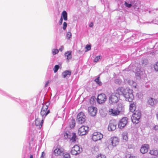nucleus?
<instances>
[{"instance_id": "a18cd8bd", "label": "nucleus", "mask_w": 158, "mask_h": 158, "mask_svg": "<svg viewBox=\"0 0 158 158\" xmlns=\"http://www.w3.org/2000/svg\"><path fill=\"white\" fill-rule=\"evenodd\" d=\"M93 22H91L89 25V26L91 27H93Z\"/></svg>"}, {"instance_id": "e433bc0d", "label": "nucleus", "mask_w": 158, "mask_h": 158, "mask_svg": "<svg viewBox=\"0 0 158 158\" xmlns=\"http://www.w3.org/2000/svg\"><path fill=\"white\" fill-rule=\"evenodd\" d=\"M67 26V23L66 22H64L63 23V29L65 30Z\"/></svg>"}, {"instance_id": "09e8293b", "label": "nucleus", "mask_w": 158, "mask_h": 158, "mask_svg": "<svg viewBox=\"0 0 158 158\" xmlns=\"http://www.w3.org/2000/svg\"><path fill=\"white\" fill-rule=\"evenodd\" d=\"M66 135L67 136H68V134H67V133H66Z\"/></svg>"}, {"instance_id": "c9c22d12", "label": "nucleus", "mask_w": 158, "mask_h": 158, "mask_svg": "<svg viewBox=\"0 0 158 158\" xmlns=\"http://www.w3.org/2000/svg\"><path fill=\"white\" fill-rule=\"evenodd\" d=\"M64 158H70V154L69 153L65 154L64 156Z\"/></svg>"}, {"instance_id": "2f4dec72", "label": "nucleus", "mask_w": 158, "mask_h": 158, "mask_svg": "<svg viewBox=\"0 0 158 158\" xmlns=\"http://www.w3.org/2000/svg\"><path fill=\"white\" fill-rule=\"evenodd\" d=\"M85 48L86 49V51H85L86 52L89 51L91 49V45H90L87 44L86 45Z\"/></svg>"}, {"instance_id": "58836bf2", "label": "nucleus", "mask_w": 158, "mask_h": 158, "mask_svg": "<svg viewBox=\"0 0 158 158\" xmlns=\"http://www.w3.org/2000/svg\"><path fill=\"white\" fill-rule=\"evenodd\" d=\"M45 156V153L44 152H42L41 155V158H44Z\"/></svg>"}, {"instance_id": "423d86ee", "label": "nucleus", "mask_w": 158, "mask_h": 158, "mask_svg": "<svg viewBox=\"0 0 158 158\" xmlns=\"http://www.w3.org/2000/svg\"><path fill=\"white\" fill-rule=\"evenodd\" d=\"M89 131V127L87 126H82L78 129V134L80 135H86Z\"/></svg>"}, {"instance_id": "72a5a7b5", "label": "nucleus", "mask_w": 158, "mask_h": 158, "mask_svg": "<svg viewBox=\"0 0 158 158\" xmlns=\"http://www.w3.org/2000/svg\"><path fill=\"white\" fill-rule=\"evenodd\" d=\"M59 52V50L57 49H53L52 51V54L53 55H55L57 54Z\"/></svg>"}, {"instance_id": "4be33fe9", "label": "nucleus", "mask_w": 158, "mask_h": 158, "mask_svg": "<svg viewBox=\"0 0 158 158\" xmlns=\"http://www.w3.org/2000/svg\"><path fill=\"white\" fill-rule=\"evenodd\" d=\"M75 121L74 119H72L69 122V125L71 128H73L75 126Z\"/></svg>"}, {"instance_id": "37998d69", "label": "nucleus", "mask_w": 158, "mask_h": 158, "mask_svg": "<svg viewBox=\"0 0 158 158\" xmlns=\"http://www.w3.org/2000/svg\"><path fill=\"white\" fill-rule=\"evenodd\" d=\"M94 101V97H92V98H91L90 99V102L91 103H92L91 102L92 101V102H93V101Z\"/></svg>"}, {"instance_id": "79ce46f5", "label": "nucleus", "mask_w": 158, "mask_h": 158, "mask_svg": "<svg viewBox=\"0 0 158 158\" xmlns=\"http://www.w3.org/2000/svg\"><path fill=\"white\" fill-rule=\"evenodd\" d=\"M64 49V47L63 46H61V47L59 48V50L61 51V52H62L63 49Z\"/></svg>"}, {"instance_id": "c85d7f7f", "label": "nucleus", "mask_w": 158, "mask_h": 158, "mask_svg": "<svg viewBox=\"0 0 158 158\" xmlns=\"http://www.w3.org/2000/svg\"><path fill=\"white\" fill-rule=\"evenodd\" d=\"M99 77H98V78H97L95 80V81L97 83V84H98L99 85H100L102 84V82L99 81Z\"/></svg>"}, {"instance_id": "20e7f679", "label": "nucleus", "mask_w": 158, "mask_h": 158, "mask_svg": "<svg viewBox=\"0 0 158 158\" xmlns=\"http://www.w3.org/2000/svg\"><path fill=\"white\" fill-rule=\"evenodd\" d=\"M49 109H48V106L46 104H44L42 108L40 114L41 115V117L44 118L45 117L50 113Z\"/></svg>"}, {"instance_id": "9d476101", "label": "nucleus", "mask_w": 158, "mask_h": 158, "mask_svg": "<svg viewBox=\"0 0 158 158\" xmlns=\"http://www.w3.org/2000/svg\"><path fill=\"white\" fill-rule=\"evenodd\" d=\"M128 118L127 117L122 118L119 122L118 124V127L121 129H123L126 125L127 123Z\"/></svg>"}, {"instance_id": "f3484780", "label": "nucleus", "mask_w": 158, "mask_h": 158, "mask_svg": "<svg viewBox=\"0 0 158 158\" xmlns=\"http://www.w3.org/2000/svg\"><path fill=\"white\" fill-rule=\"evenodd\" d=\"M116 123L115 121L111 122L108 127V130L109 131H114L116 128Z\"/></svg>"}, {"instance_id": "3c124183", "label": "nucleus", "mask_w": 158, "mask_h": 158, "mask_svg": "<svg viewBox=\"0 0 158 158\" xmlns=\"http://www.w3.org/2000/svg\"><path fill=\"white\" fill-rule=\"evenodd\" d=\"M131 156H130L129 158H131Z\"/></svg>"}, {"instance_id": "473e14b6", "label": "nucleus", "mask_w": 158, "mask_h": 158, "mask_svg": "<svg viewBox=\"0 0 158 158\" xmlns=\"http://www.w3.org/2000/svg\"><path fill=\"white\" fill-rule=\"evenodd\" d=\"M97 158H106V157L105 155L99 154L97 156Z\"/></svg>"}, {"instance_id": "5701e85b", "label": "nucleus", "mask_w": 158, "mask_h": 158, "mask_svg": "<svg viewBox=\"0 0 158 158\" xmlns=\"http://www.w3.org/2000/svg\"><path fill=\"white\" fill-rule=\"evenodd\" d=\"M65 55L67 56V59L68 60L72 58L71 52L68 51L67 52H65Z\"/></svg>"}, {"instance_id": "b1692460", "label": "nucleus", "mask_w": 158, "mask_h": 158, "mask_svg": "<svg viewBox=\"0 0 158 158\" xmlns=\"http://www.w3.org/2000/svg\"><path fill=\"white\" fill-rule=\"evenodd\" d=\"M62 16L63 17L64 20L66 21L67 19V13L65 11H63L62 13Z\"/></svg>"}, {"instance_id": "aec40b11", "label": "nucleus", "mask_w": 158, "mask_h": 158, "mask_svg": "<svg viewBox=\"0 0 158 158\" xmlns=\"http://www.w3.org/2000/svg\"><path fill=\"white\" fill-rule=\"evenodd\" d=\"M136 109V105L135 102H133L131 103L129 106V110L131 112H135Z\"/></svg>"}, {"instance_id": "6ab92c4d", "label": "nucleus", "mask_w": 158, "mask_h": 158, "mask_svg": "<svg viewBox=\"0 0 158 158\" xmlns=\"http://www.w3.org/2000/svg\"><path fill=\"white\" fill-rule=\"evenodd\" d=\"M149 153L153 156V158H158V150L156 149H152L150 151Z\"/></svg>"}, {"instance_id": "de8ad7c7", "label": "nucleus", "mask_w": 158, "mask_h": 158, "mask_svg": "<svg viewBox=\"0 0 158 158\" xmlns=\"http://www.w3.org/2000/svg\"><path fill=\"white\" fill-rule=\"evenodd\" d=\"M156 116H157V117L158 119V114H157Z\"/></svg>"}, {"instance_id": "f03ea898", "label": "nucleus", "mask_w": 158, "mask_h": 158, "mask_svg": "<svg viewBox=\"0 0 158 158\" xmlns=\"http://www.w3.org/2000/svg\"><path fill=\"white\" fill-rule=\"evenodd\" d=\"M141 116V113L139 110H136L133 114L131 118L132 122L135 124H137L139 122V120Z\"/></svg>"}, {"instance_id": "c756f323", "label": "nucleus", "mask_w": 158, "mask_h": 158, "mask_svg": "<svg viewBox=\"0 0 158 158\" xmlns=\"http://www.w3.org/2000/svg\"><path fill=\"white\" fill-rule=\"evenodd\" d=\"M59 69V66L58 65H55V66H54V69H53V70H54V72L55 73Z\"/></svg>"}, {"instance_id": "1a4fd4ad", "label": "nucleus", "mask_w": 158, "mask_h": 158, "mask_svg": "<svg viewBox=\"0 0 158 158\" xmlns=\"http://www.w3.org/2000/svg\"><path fill=\"white\" fill-rule=\"evenodd\" d=\"M77 118L78 123L80 124L83 123L85 121V116L82 112H80L78 114Z\"/></svg>"}, {"instance_id": "2eb2a0df", "label": "nucleus", "mask_w": 158, "mask_h": 158, "mask_svg": "<svg viewBox=\"0 0 158 158\" xmlns=\"http://www.w3.org/2000/svg\"><path fill=\"white\" fill-rule=\"evenodd\" d=\"M149 148V145L147 144L142 145L140 148V151L142 154L146 153Z\"/></svg>"}, {"instance_id": "7ed1b4c3", "label": "nucleus", "mask_w": 158, "mask_h": 158, "mask_svg": "<svg viewBox=\"0 0 158 158\" xmlns=\"http://www.w3.org/2000/svg\"><path fill=\"white\" fill-rule=\"evenodd\" d=\"M122 109V107H120L110 108L108 111V114L112 116H117L119 114Z\"/></svg>"}, {"instance_id": "a211bd4d", "label": "nucleus", "mask_w": 158, "mask_h": 158, "mask_svg": "<svg viewBox=\"0 0 158 158\" xmlns=\"http://www.w3.org/2000/svg\"><path fill=\"white\" fill-rule=\"evenodd\" d=\"M125 89L123 87H118L116 90L115 94H118V95H123L125 91Z\"/></svg>"}, {"instance_id": "a19ab883", "label": "nucleus", "mask_w": 158, "mask_h": 158, "mask_svg": "<svg viewBox=\"0 0 158 158\" xmlns=\"http://www.w3.org/2000/svg\"><path fill=\"white\" fill-rule=\"evenodd\" d=\"M153 129H154V130H158V125H156L154 127Z\"/></svg>"}, {"instance_id": "0eeeda50", "label": "nucleus", "mask_w": 158, "mask_h": 158, "mask_svg": "<svg viewBox=\"0 0 158 158\" xmlns=\"http://www.w3.org/2000/svg\"><path fill=\"white\" fill-rule=\"evenodd\" d=\"M114 94H112L109 97V102L111 104L116 103L118 101L119 97Z\"/></svg>"}, {"instance_id": "bb28decb", "label": "nucleus", "mask_w": 158, "mask_h": 158, "mask_svg": "<svg viewBox=\"0 0 158 158\" xmlns=\"http://www.w3.org/2000/svg\"><path fill=\"white\" fill-rule=\"evenodd\" d=\"M148 103L151 106H153L154 105V99L152 98H149L148 101Z\"/></svg>"}, {"instance_id": "f257e3e1", "label": "nucleus", "mask_w": 158, "mask_h": 158, "mask_svg": "<svg viewBox=\"0 0 158 158\" xmlns=\"http://www.w3.org/2000/svg\"><path fill=\"white\" fill-rule=\"evenodd\" d=\"M133 91L132 89L127 88L125 89L123 96L125 98L126 100L129 102H132L134 98L133 94Z\"/></svg>"}, {"instance_id": "ddd939ff", "label": "nucleus", "mask_w": 158, "mask_h": 158, "mask_svg": "<svg viewBox=\"0 0 158 158\" xmlns=\"http://www.w3.org/2000/svg\"><path fill=\"white\" fill-rule=\"evenodd\" d=\"M54 153L56 156H61L64 154V150L61 148H57L54 151Z\"/></svg>"}, {"instance_id": "ea45409f", "label": "nucleus", "mask_w": 158, "mask_h": 158, "mask_svg": "<svg viewBox=\"0 0 158 158\" xmlns=\"http://www.w3.org/2000/svg\"><path fill=\"white\" fill-rule=\"evenodd\" d=\"M62 21H63V19H62V16H61V17L60 20V21H59V23H60V25H61L62 23Z\"/></svg>"}, {"instance_id": "393cba45", "label": "nucleus", "mask_w": 158, "mask_h": 158, "mask_svg": "<svg viewBox=\"0 0 158 158\" xmlns=\"http://www.w3.org/2000/svg\"><path fill=\"white\" fill-rule=\"evenodd\" d=\"M122 137L123 139L126 141H127L128 140V137L127 134L124 133L122 134Z\"/></svg>"}, {"instance_id": "49530a36", "label": "nucleus", "mask_w": 158, "mask_h": 158, "mask_svg": "<svg viewBox=\"0 0 158 158\" xmlns=\"http://www.w3.org/2000/svg\"><path fill=\"white\" fill-rule=\"evenodd\" d=\"M30 158H33V155H30Z\"/></svg>"}, {"instance_id": "cd10ccee", "label": "nucleus", "mask_w": 158, "mask_h": 158, "mask_svg": "<svg viewBox=\"0 0 158 158\" xmlns=\"http://www.w3.org/2000/svg\"><path fill=\"white\" fill-rule=\"evenodd\" d=\"M72 34L71 32L70 31L68 32L66 35V37L67 38L68 40H69Z\"/></svg>"}, {"instance_id": "a878e982", "label": "nucleus", "mask_w": 158, "mask_h": 158, "mask_svg": "<svg viewBox=\"0 0 158 158\" xmlns=\"http://www.w3.org/2000/svg\"><path fill=\"white\" fill-rule=\"evenodd\" d=\"M76 135L75 133H73L72 134V136L71 139V140L73 142H75L76 139Z\"/></svg>"}, {"instance_id": "9b49d317", "label": "nucleus", "mask_w": 158, "mask_h": 158, "mask_svg": "<svg viewBox=\"0 0 158 158\" xmlns=\"http://www.w3.org/2000/svg\"><path fill=\"white\" fill-rule=\"evenodd\" d=\"M71 153L73 155H77L81 152L79 147L77 145H75L71 150Z\"/></svg>"}, {"instance_id": "8fccbe9b", "label": "nucleus", "mask_w": 158, "mask_h": 158, "mask_svg": "<svg viewBox=\"0 0 158 158\" xmlns=\"http://www.w3.org/2000/svg\"><path fill=\"white\" fill-rule=\"evenodd\" d=\"M33 138H32V141H33Z\"/></svg>"}, {"instance_id": "f704fd0d", "label": "nucleus", "mask_w": 158, "mask_h": 158, "mask_svg": "<svg viewBox=\"0 0 158 158\" xmlns=\"http://www.w3.org/2000/svg\"><path fill=\"white\" fill-rule=\"evenodd\" d=\"M100 56H97L94 59V62H98V60L100 58Z\"/></svg>"}, {"instance_id": "dca6fc26", "label": "nucleus", "mask_w": 158, "mask_h": 158, "mask_svg": "<svg viewBox=\"0 0 158 158\" xmlns=\"http://www.w3.org/2000/svg\"><path fill=\"white\" fill-rule=\"evenodd\" d=\"M110 141L113 146H116L118 145L119 142V139L116 137H113L110 138Z\"/></svg>"}, {"instance_id": "6e6552de", "label": "nucleus", "mask_w": 158, "mask_h": 158, "mask_svg": "<svg viewBox=\"0 0 158 158\" xmlns=\"http://www.w3.org/2000/svg\"><path fill=\"white\" fill-rule=\"evenodd\" d=\"M103 137V135L98 132H94L92 134V139L94 141L101 139Z\"/></svg>"}, {"instance_id": "39448f33", "label": "nucleus", "mask_w": 158, "mask_h": 158, "mask_svg": "<svg viewBox=\"0 0 158 158\" xmlns=\"http://www.w3.org/2000/svg\"><path fill=\"white\" fill-rule=\"evenodd\" d=\"M107 99L106 95L103 93L98 94L97 98V102L100 104L104 103Z\"/></svg>"}, {"instance_id": "f8f14e48", "label": "nucleus", "mask_w": 158, "mask_h": 158, "mask_svg": "<svg viewBox=\"0 0 158 158\" xmlns=\"http://www.w3.org/2000/svg\"><path fill=\"white\" fill-rule=\"evenodd\" d=\"M44 119V118L40 117L37 118L35 121V124L36 126L40 128H41L43 125Z\"/></svg>"}, {"instance_id": "c03bdc74", "label": "nucleus", "mask_w": 158, "mask_h": 158, "mask_svg": "<svg viewBox=\"0 0 158 158\" xmlns=\"http://www.w3.org/2000/svg\"><path fill=\"white\" fill-rule=\"evenodd\" d=\"M49 81H48L46 83L45 85V87H46L48 85V83H49Z\"/></svg>"}, {"instance_id": "4c0bfd02", "label": "nucleus", "mask_w": 158, "mask_h": 158, "mask_svg": "<svg viewBox=\"0 0 158 158\" xmlns=\"http://www.w3.org/2000/svg\"><path fill=\"white\" fill-rule=\"evenodd\" d=\"M125 4L126 6L128 7H130L131 6V4H129L126 2H125Z\"/></svg>"}, {"instance_id": "412c9836", "label": "nucleus", "mask_w": 158, "mask_h": 158, "mask_svg": "<svg viewBox=\"0 0 158 158\" xmlns=\"http://www.w3.org/2000/svg\"><path fill=\"white\" fill-rule=\"evenodd\" d=\"M71 72L67 70L64 72L62 74V75L64 78L69 77L71 75Z\"/></svg>"}, {"instance_id": "4468645a", "label": "nucleus", "mask_w": 158, "mask_h": 158, "mask_svg": "<svg viewBox=\"0 0 158 158\" xmlns=\"http://www.w3.org/2000/svg\"><path fill=\"white\" fill-rule=\"evenodd\" d=\"M88 111L90 115L92 116H94L97 113V109L93 106H89L88 108Z\"/></svg>"}, {"instance_id": "7c9ffc66", "label": "nucleus", "mask_w": 158, "mask_h": 158, "mask_svg": "<svg viewBox=\"0 0 158 158\" xmlns=\"http://www.w3.org/2000/svg\"><path fill=\"white\" fill-rule=\"evenodd\" d=\"M154 69L156 71H158V62H156L154 65Z\"/></svg>"}]
</instances>
